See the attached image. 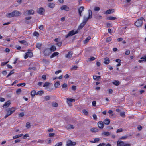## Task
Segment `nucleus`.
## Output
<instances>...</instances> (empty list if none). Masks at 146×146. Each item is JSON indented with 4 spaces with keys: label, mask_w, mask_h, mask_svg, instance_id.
Returning <instances> with one entry per match:
<instances>
[{
    "label": "nucleus",
    "mask_w": 146,
    "mask_h": 146,
    "mask_svg": "<svg viewBox=\"0 0 146 146\" xmlns=\"http://www.w3.org/2000/svg\"><path fill=\"white\" fill-rule=\"evenodd\" d=\"M16 109V108L14 107L6 109V111L7 112V113L5 116L4 118H6L9 116L10 115L15 112Z\"/></svg>",
    "instance_id": "nucleus-1"
},
{
    "label": "nucleus",
    "mask_w": 146,
    "mask_h": 146,
    "mask_svg": "<svg viewBox=\"0 0 146 146\" xmlns=\"http://www.w3.org/2000/svg\"><path fill=\"white\" fill-rule=\"evenodd\" d=\"M144 19L142 17L138 19L135 23V25L137 27H141L143 24V21Z\"/></svg>",
    "instance_id": "nucleus-2"
},
{
    "label": "nucleus",
    "mask_w": 146,
    "mask_h": 146,
    "mask_svg": "<svg viewBox=\"0 0 146 146\" xmlns=\"http://www.w3.org/2000/svg\"><path fill=\"white\" fill-rule=\"evenodd\" d=\"M88 17H86L84 16V20L83 22L86 23L88 20L90 19L92 17V11L90 10H89L88 11Z\"/></svg>",
    "instance_id": "nucleus-3"
},
{
    "label": "nucleus",
    "mask_w": 146,
    "mask_h": 146,
    "mask_svg": "<svg viewBox=\"0 0 146 146\" xmlns=\"http://www.w3.org/2000/svg\"><path fill=\"white\" fill-rule=\"evenodd\" d=\"M78 33V31H75L74 30H72L70 31L65 36L66 38H67L68 37L70 36H71L77 34Z\"/></svg>",
    "instance_id": "nucleus-4"
},
{
    "label": "nucleus",
    "mask_w": 146,
    "mask_h": 146,
    "mask_svg": "<svg viewBox=\"0 0 146 146\" xmlns=\"http://www.w3.org/2000/svg\"><path fill=\"white\" fill-rule=\"evenodd\" d=\"M34 13V11L33 10L31 9L25 11L23 13L24 15L26 16L28 15H33Z\"/></svg>",
    "instance_id": "nucleus-5"
},
{
    "label": "nucleus",
    "mask_w": 146,
    "mask_h": 146,
    "mask_svg": "<svg viewBox=\"0 0 146 146\" xmlns=\"http://www.w3.org/2000/svg\"><path fill=\"white\" fill-rule=\"evenodd\" d=\"M45 11V9L42 7L39 8L38 10V13L40 15H43Z\"/></svg>",
    "instance_id": "nucleus-6"
},
{
    "label": "nucleus",
    "mask_w": 146,
    "mask_h": 146,
    "mask_svg": "<svg viewBox=\"0 0 146 146\" xmlns=\"http://www.w3.org/2000/svg\"><path fill=\"white\" fill-rule=\"evenodd\" d=\"M67 146H74L76 145V143L72 142L70 140H68L67 142Z\"/></svg>",
    "instance_id": "nucleus-7"
},
{
    "label": "nucleus",
    "mask_w": 146,
    "mask_h": 146,
    "mask_svg": "<svg viewBox=\"0 0 146 146\" xmlns=\"http://www.w3.org/2000/svg\"><path fill=\"white\" fill-rule=\"evenodd\" d=\"M33 56L32 53L31 52H28L26 53V54L24 58L26 59L28 58V57H31Z\"/></svg>",
    "instance_id": "nucleus-8"
},
{
    "label": "nucleus",
    "mask_w": 146,
    "mask_h": 146,
    "mask_svg": "<svg viewBox=\"0 0 146 146\" xmlns=\"http://www.w3.org/2000/svg\"><path fill=\"white\" fill-rule=\"evenodd\" d=\"M13 13L15 17L19 16L21 14V12L17 11V10H14L13 11Z\"/></svg>",
    "instance_id": "nucleus-9"
},
{
    "label": "nucleus",
    "mask_w": 146,
    "mask_h": 146,
    "mask_svg": "<svg viewBox=\"0 0 146 146\" xmlns=\"http://www.w3.org/2000/svg\"><path fill=\"white\" fill-rule=\"evenodd\" d=\"M124 142L122 141H118L117 142V146H124Z\"/></svg>",
    "instance_id": "nucleus-10"
},
{
    "label": "nucleus",
    "mask_w": 146,
    "mask_h": 146,
    "mask_svg": "<svg viewBox=\"0 0 146 146\" xmlns=\"http://www.w3.org/2000/svg\"><path fill=\"white\" fill-rule=\"evenodd\" d=\"M72 54L73 53L72 52H69L68 54H66L65 56V57L66 58L70 59L72 57Z\"/></svg>",
    "instance_id": "nucleus-11"
},
{
    "label": "nucleus",
    "mask_w": 146,
    "mask_h": 146,
    "mask_svg": "<svg viewBox=\"0 0 146 146\" xmlns=\"http://www.w3.org/2000/svg\"><path fill=\"white\" fill-rule=\"evenodd\" d=\"M61 10H64L68 11L69 10V8L66 5H63L60 8Z\"/></svg>",
    "instance_id": "nucleus-12"
},
{
    "label": "nucleus",
    "mask_w": 146,
    "mask_h": 146,
    "mask_svg": "<svg viewBox=\"0 0 146 146\" xmlns=\"http://www.w3.org/2000/svg\"><path fill=\"white\" fill-rule=\"evenodd\" d=\"M98 127L102 129L104 127V125L103 122L102 121H99L98 123Z\"/></svg>",
    "instance_id": "nucleus-13"
},
{
    "label": "nucleus",
    "mask_w": 146,
    "mask_h": 146,
    "mask_svg": "<svg viewBox=\"0 0 146 146\" xmlns=\"http://www.w3.org/2000/svg\"><path fill=\"white\" fill-rule=\"evenodd\" d=\"M11 103L10 101H8L6 102L3 105V107L5 108H7L9 107Z\"/></svg>",
    "instance_id": "nucleus-14"
},
{
    "label": "nucleus",
    "mask_w": 146,
    "mask_h": 146,
    "mask_svg": "<svg viewBox=\"0 0 146 146\" xmlns=\"http://www.w3.org/2000/svg\"><path fill=\"white\" fill-rule=\"evenodd\" d=\"M110 60L108 57L105 58L104 59V63L106 64H108L110 63Z\"/></svg>",
    "instance_id": "nucleus-15"
},
{
    "label": "nucleus",
    "mask_w": 146,
    "mask_h": 146,
    "mask_svg": "<svg viewBox=\"0 0 146 146\" xmlns=\"http://www.w3.org/2000/svg\"><path fill=\"white\" fill-rule=\"evenodd\" d=\"M114 12V10L113 9H111L106 11L104 13L106 14H111Z\"/></svg>",
    "instance_id": "nucleus-16"
},
{
    "label": "nucleus",
    "mask_w": 146,
    "mask_h": 146,
    "mask_svg": "<svg viewBox=\"0 0 146 146\" xmlns=\"http://www.w3.org/2000/svg\"><path fill=\"white\" fill-rule=\"evenodd\" d=\"M84 8L83 6H81L78 9V12L80 16H82L81 13L84 10Z\"/></svg>",
    "instance_id": "nucleus-17"
},
{
    "label": "nucleus",
    "mask_w": 146,
    "mask_h": 146,
    "mask_svg": "<svg viewBox=\"0 0 146 146\" xmlns=\"http://www.w3.org/2000/svg\"><path fill=\"white\" fill-rule=\"evenodd\" d=\"M110 122V120L109 119H105L103 121V123L105 124L108 125Z\"/></svg>",
    "instance_id": "nucleus-18"
},
{
    "label": "nucleus",
    "mask_w": 146,
    "mask_h": 146,
    "mask_svg": "<svg viewBox=\"0 0 146 146\" xmlns=\"http://www.w3.org/2000/svg\"><path fill=\"white\" fill-rule=\"evenodd\" d=\"M13 13V11L11 13H8L7 15V16L9 18H11L13 17H14V14Z\"/></svg>",
    "instance_id": "nucleus-19"
},
{
    "label": "nucleus",
    "mask_w": 146,
    "mask_h": 146,
    "mask_svg": "<svg viewBox=\"0 0 146 146\" xmlns=\"http://www.w3.org/2000/svg\"><path fill=\"white\" fill-rule=\"evenodd\" d=\"M67 100V103L68 104H69L70 102H75V100L74 99H72L71 98H68Z\"/></svg>",
    "instance_id": "nucleus-20"
},
{
    "label": "nucleus",
    "mask_w": 146,
    "mask_h": 146,
    "mask_svg": "<svg viewBox=\"0 0 146 146\" xmlns=\"http://www.w3.org/2000/svg\"><path fill=\"white\" fill-rule=\"evenodd\" d=\"M59 54V53L58 52H55L53 53L52 55L50 56V58H51L54 57L58 55Z\"/></svg>",
    "instance_id": "nucleus-21"
},
{
    "label": "nucleus",
    "mask_w": 146,
    "mask_h": 146,
    "mask_svg": "<svg viewBox=\"0 0 146 146\" xmlns=\"http://www.w3.org/2000/svg\"><path fill=\"white\" fill-rule=\"evenodd\" d=\"M50 50L52 52L56 50V47L54 45L52 46L50 48Z\"/></svg>",
    "instance_id": "nucleus-22"
},
{
    "label": "nucleus",
    "mask_w": 146,
    "mask_h": 146,
    "mask_svg": "<svg viewBox=\"0 0 146 146\" xmlns=\"http://www.w3.org/2000/svg\"><path fill=\"white\" fill-rule=\"evenodd\" d=\"M85 24V23L83 22L78 27V29H82Z\"/></svg>",
    "instance_id": "nucleus-23"
},
{
    "label": "nucleus",
    "mask_w": 146,
    "mask_h": 146,
    "mask_svg": "<svg viewBox=\"0 0 146 146\" xmlns=\"http://www.w3.org/2000/svg\"><path fill=\"white\" fill-rule=\"evenodd\" d=\"M95 18L97 19H101L102 18V17L100 15L96 14L95 15Z\"/></svg>",
    "instance_id": "nucleus-24"
},
{
    "label": "nucleus",
    "mask_w": 146,
    "mask_h": 146,
    "mask_svg": "<svg viewBox=\"0 0 146 146\" xmlns=\"http://www.w3.org/2000/svg\"><path fill=\"white\" fill-rule=\"evenodd\" d=\"M23 135V134H19L13 136V139H16L21 137Z\"/></svg>",
    "instance_id": "nucleus-25"
},
{
    "label": "nucleus",
    "mask_w": 146,
    "mask_h": 146,
    "mask_svg": "<svg viewBox=\"0 0 146 146\" xmlns=\"http://www.w3.org/2000/svg\"><path fill=\"white\" fill-rule=\"evenodd\" d=\"M90 131L92 132H96L98 131V129L97 128H93L90 129Z\"/></svg>",
    "instance_id": "nucleus-26"
},
{
    "label": "nucleus",
    "mask_w": 146,
    "mask_h": 146,
    "mask_svg": "<svg viewBox=\"0 0 146 146\" xmlns=\"http://www.w3.org/2000/svg\"><path fill=\"white\" fill-rule=\"evenodd\" d=\"M91 39V37L90 36L88 37L84 41V43L86 44L88 42L89 40Z\"/></svg>",
    "instance_id": "nucleus-27"
},
{
    "label": "nucleus",
    "mask_w": 146,
    "mask_h": 146,
    "mask_svg": "<svg viewBox=\"0 0 146 146\" xmlns=\"http://www.w3.org/2000/svg\"><path fill=\"white\" fill-rule=\"evenodd\" d=\"M49 7L50 8H53L55 6V4L53 3H50L48 4Z\"/></svg>",
    "instance_id": "nucleus-28"
},
{
    "label": "nucleus",
    "mask_w": 146,
    "mask_h": 146,
    "mask_svg": "<svg viewBox=\"0 0 146 146\" xmlns=\"http://www.w3.org/2000/svg\"><path fill=\"white\" fill-rule=\"evenodd\" d=\"M52 105L53 107H57L58 106V104L55 102H52Z\"/></svg>",
    "instance_id": "nucleus-29"
},
{
    "label": "nucleus",
    "mask_w": 146,
    "mask_h": 146,
    "mask_svg": "<svg viewBox=\"0 0 146 146\" xmlns=\"http://www.w3.org/2000/svg\"><path fill=\"white\" fill-rule=\"evenodd\" d=\"M66 128L68 129H74V127L72 125H68L66 126Z\"/></svg>",
    "instance_id": "nucleus-30"
},
{
    "label": "nucleus",
    "mask_w": 146,
    "mask_h": 146,
    "mask_svg": "<svg viewBox=\"0 0 146 146\" xmlns=\"http://www.w3.org/2000/svg\"><path fill=\"white\" fill-rule=\"evenodd\" d=\"M100 140V139L99 138H95L94 141H90V142L92 143H95L98 142Z\"/></svg>",
    "instance_id": "nucleus-31"
},
{
    "label": "nucleus",
    "mask_w": 146,
    "mask_h": 146,
    "mask_svg": "<svg viewBox=\"0 0 146 146\" xmlns=\"http://www.w3.org/2000/svg\"><path fill=\"white\" fill-rule=\"evenodd\" d=\"M102 134L105 136H108L111 135L110 132H104L102 133Z\"/></svg>",
    "instance_id": "nucleus-32"
},
{
    "label": "nucleus",
    "mask_w": 146,
    "mask_h": 146,
    "mask_svg": "<svg viewBox=\"0 0 146 146\" xmlns=\"http://www.w3.org/2000/svg\"><path fill=\"white\" fill-rule=\"evenodd\" d=\"M112 83L113 84L116 86L119 85L120 84L119 81L117 80H115Z\"/></svg>",
    "instance_id": "nucleus-33"
},
{
    "label": "nucleus",
    "mask_w": 146,
    "mask_h": 146,
    "mask_svg": "<svg viewBox=\"0 0 146 146\" xmlns=\"http://www.w3.org/2000/svg\"><path fill=\"white\" fill-rule=\"evenodd\" d=\"M36 94V92L35 90H33L31 92V94L32 97H34Z\"/></svg>",
    "instance_id": "nucleus-34"
},
{
    "label": "nucleus",
    "mask_w": 146,
    "mask_h": 146,
    "mask_svg": "<svg viewBox=\"0 0 146 146\" xmlns=\"http://www.w3.org/2000/svg\"><path fill=\"white\" fill-rule=\"evenodd\" d=\"M117 18L115 17L110 16L108 17V19L110 20H114L116 19Z\"/></svg>",
    "instance_id": "nucleus-35"
},
{
    "label": "nucleus",
    "mask_w": 146,
    "mask_h": 146,
    "mask_svg": "<svg viewBox=\"0 0 146 146\" xmlns=\"http://www.w3.org/2000/svg\"><path fill=\"white\" fill-rule=\"evenodd\" d=\"M60 85V82L57 81L54 84L55 87L56 88Z\"/></svg>",
    "instance_id": "nucleus-36"
},
{
    "label": "nucleus",
    "mask_w": 146,
    "mask_h": 146,
    "mask_svg": "<svg viewBox=\"0 0 146 146\" xmlns=\"http://www.w3.org/2000/svg\"><path fill=\"white\" fill-rule=\"evenodd\" d=\"M43 61L46 64H48L50 63L49 61L48 60L46 59H43Z\"/></svg>",
    "instance_id": "nucleus-37"
},
{
    "label": "nucleus",
    "mask_w": 146,
    "mask_h": 146,
    "mask_svg": "<svg viewBox=\"0 0 146 146\" xmlns=\"http://www.w3.org/2000/svg\"><path fill=\"white\" fill-rule=\"evenodd\" d=\"M33 35L34 36L37 37H38L39 35L38 33L36 31L34 32L33 33Z\"/></svg>",
    "instance_id": "nucleus-38"
},
{
    "label": "nucleus",
    "mask_w": 146,
    "mask_h": 146,
    "mask_svg": "<svg viewBox=\"0 0 146 146\" xmlns=\"http://www.w3.org/2000/svg\"><path fill=\"white\" fill-rule=\"evenodd\" d=\"M41 46L42 44L40 43H37L36 44V47L38 49H40L41 48Z\"/></svg>",
    "instance_id": "nucleus-39"
},
{
    "label": "nucleus",
    "mask_w": 146,
    "mask_h": 146,
    "mask_svg": "<svg viewBox=\"0 0 146 146\" xmlns=\"http://www.w3.org/2000/svg\"><path fill=\"white\" fill-rule=\"evenodd\" d=\"M25 83H19L18 84H17V86H24L25 85Z\"/></svg>",
    "instance_id": "nucleus-40"
},
{
    "label": "nucleus",
    "mask_w": 146,
    "mask_h": 146,
    "mask_svg": "<svg viewBox=\"0 0 146 146\" xmlns=\"http://www.w3.org/2000/svg\"><path fill=\"white\" fill-rule=\"evenodd\" d=\"M77 68L78 67L76 65L72 66L71 69L73 70H76Z\"/></svg>",
    "instance_id": "nucleus-41"
},
{
    "label": "nucleus",
    "mask_w": 146,
    "mask_h": 146,
    "mask_svg": "<svg viewBox=\"0 0 146 146\" xmlns=\"http://www.w3.org/2000/svg\"><path fill=\"white\" fill-rule=\"evenodd\" d=\"M19 42L25 45H26L27 44V42L24 40H22L19 41Z\"/></svg>",
    "instance_id": "nucleus-42"
},
{
    "label": "nucleus",
    "mask_w": 146,
    "mask_h": 146,
    "mask_svg": "<svg viewBox=\"0 0 146 146\" xmlns=\"http://www.w3.org/2000/svg\"><path fill=\"white\" fill-rule=\"evenodd\" d=\"M82 112L85 115H88V112L86 110H82Z\"/></svg>",
    "instance_id": "nucleus-43"
},
{
    "label": "nucleus",
    "mask_w": 146,
    "mask_h": 146,
    "mask_svg": "<svg viewBox=\"0 0 146 146\" xmlns=\"http://www.w3.org/2000/svg\"><path fill=\"white\" fill-rule=\"evenodd\" d=\"M44 92L43 91H40L37 92L36 94L41 95Z\"/></svg>",
    "instance_id": "nucleus-44"
},
{
    "label": "nucleus",
    "mask_w": 146,
    "mask_h": 146,
    "mask_svg": "<svg viewBox=\"0 0 146 146\" xmlns=\"http://www.w3.org/2000/svg\"><path fill=\"white\" fill-rule=\"evenodd\" d=\"M56 45L60 47L62 45V42H58L56 44Z\"/></svg>",
    "instance_id": "nucleus-45"
},
{
    "label": "nucleus",
    "mask_w": 146,
    "mask_h": 146,
    "mask_svg": "<svg viewBox=\"0 0 146 146\" xmlns=\"http://www.w3.org/2000/svg\"><path fill=\"white\" fill-rule=\"evenodd\" d=\"M30 123L29 122H27L26 123V127L27 128H29L30 127Z\"/></svg>",
    "instance_id": "nucleus-46"
},
{
    "label": "nucleus",
    "mask_w": 146,
    "mask_h": 146,
    "mask_svg": "<svg viewBox=\"0 0 146 146\" xmlns=\"http://www.w3.org/2000/svg\"><path fill=\"white\" fill-rule=\"evenodd\" d=\"M14 72H13V70H11L10 71V73L9 74H8L7 76V77H9V76H10V75H11L12 74H13Z\"/></svg>",
    "instance_id": "nucleus-47"
},
{
    "label": "nucleus",
    "mask_w": 146,
    "mask_h": 146,
    "mask_svg": "<svg viewBox=\"0 0 146 146\" xmlns=\"http://www.w3.org/2000/svg\"><path fill=\"white\" fill-rule=\"evenodd\" d=\"M50 83L47 82H46L44 84L43 86L44 87H47L49 86Z\"/></svg>",
    "instance_id": "nucleus-48"
},
{
    "label": "nucleus",
    "mask_w": 146,
    "mask_h": 146,
    "mask_svg": "<svg viewBox=\"0 0 146 146\" xmlns=\"http://www.w3.org/2000/svg\"><path fill=\"white\" fill-rule=\"evenodd\" d=\"M21 89H18L16 91V93L17 94H19L21 92Z\"/></svg>",
    "instance_id": "nucleus-49"
},
{
    "label": "nucleus",
    "mask_w": 146,
    "mask_h": 146,
    "mask_svg": "<svg viewBox=\"0 0 146 146\" xmlns=\"http://www.w3.org/2000/svg\"><path fill=\"white\" fill-rule=\"evenodd\" d=\"M100 8L98 7H95L94 8V10L95 11H98L100 10Z\"/></svg>",
    "instance_id": "nucleus-50"
},
{
    "label": "nucleus",
    "mask_w": 146,
    "mask_h": 146,
    "mask_svg": "<svg viewBox=\"0 0 146 146\" xmlns=\"http://www.w3.org/2000/svg\"><path fill=\"white\" fill-rule=\"evenodd\" d=\"M29 136V135L28 134H26L24 135L23 136V138L24 139H25L26 138L28 137Z\"/></svg>",
    "instance_id": "nucleus-51"
},
{
    "label": "nucleus",
    "mask_w": 146,
    "mask_h": 146,
    "mask_svg": "<svg viewBox=\"0 0 146 146\" xmlns=\"http://www.w3.org/2000/svg\"><path fill=\"white\" fill-rule=\"evenodd\" d=\"M45 99L46 100H49L50 99V97L48 96H45Z\"/></svg>",
    "instance_id": "nucleus-52"
},
{
    "label": "nucleus",
    "mask_w": 146,
    "mask_h": 146,
    "mask_svg": "<svg viewBox=\"0 0 146 146\" xmlns=\"http://www.w3.org/2000/svg\"><path fill=\"white\" fill-rule=\"evenodd\" d=\"M62 144V143L60 142L58 143H57L55 146H61Z\"/></svg>",
    "instance_id": "nucleus-53"
},
{
    "label": "nucleus",
    "mask_w": 146,
    "mask_h": 146,
    "mask_svg": "<svg viewBox=\"0 0 146 146\" xmlns=\"http://www.w3.org/2000/svg\"><path fill=\"white\" fill-rule=\"evenodd\" d=\"M128 136H127L125 135L123 136L121 138H120V139H126L128 137Z\"/></svg>",
    "instance_id": "nucleus-54"
},
{
    "label": "nucleus",
    "mask_w": 146,
    "mask_h": 146,
    "mask_svg": "<svg viewBox=\"0 0 146 146\" xmlns=\"http://www.w3.org/2000/svg\"><path fill=\"white\" fill-rule=\"evenodd\" d=\"M48 50L47 49L45 50L44 51V54L45 55H46L47 54V53H48Z\"/></svg>",
    "instance_id": "nucleus-55"
},
{
    "label": "nucleus",
    "mask_w": 146,
    "mask_h": 146,
    "mask_svg": "<svg viewBox=\"0 0 146 146\" xmlns=\"http://www.w3.org/2000/svg\"><path fill=\"white\" fill-rule=\"evenodd\" d=\"M111 37H109L107 38L106 39V42H108L110 41H111Z\"/></svg>",
    "instance_id": "nucleus-56"
},
{
    "label": "nucleus",
    "mask_w": 146,
    "mask_h": 146,
    "mask_svg": "<svg viewBox=\"0 0 146 146\" xmlns=\"http://www.w3.org/2000/svg\"><path fill=\"white\" fill-rule=\"evenodd\" d=\"M122 131H123L122 129V128H120V129H118L117 130V131H116V132L117 133H119V132H121Z\"/></svg>",
    "instance_id": "nucleus-57"
},
{
    "label": "nucleus",
    "mask_w": 146,
    "mask_h": 146,
    "mask_svg": "<svg viewBox=\"0 0 146 146\" xmlns=\"http://www.w3.org/2000/svg\"><path fill=\"white\" fill-rule=\"evenodd\" d=\"M130 53V51L129 50H127L125 52V54L128 55Z\"/></svg>",
    "instance_id": "nucleus-58"
},
{
    "label": "nucleus",
    "mask_w": 146,
    "mask_h": 146,
    "mask_svg": "<svg viewBox=\"0 0 146 146\" xmlns=\"http://www.w3.org/2000/svg\"><path fill=\"white\" fill-rule=\"evenodd\" d=\"M67 85L66 84L64 83L62 85V87L63 88H66L67 87Z\"/></svg>",
    "instance_id": "nucleus-59"
},
{
    "label": "nucleus",
    "mask_w": 146,
    "mask_h": 146,
    "mask_svg": "<svg viewBox=\"0 0 146 146\" xmlns=\"http://www.w3.org/2000/svg\"><path fill=\"white\" fill-rule=\"evenodd\" d=\"M24 115V113L23 112H22L20 113L19 115V117H22Z\"/></svg>",
    "instance_id": "nucleus-60"
},
{
    "label": "nucleus",
    "mask_w": 146,
    "mask_h": 146,
    "mask_svg": "<svg viewBox=\"0 0 146 146\" xmlns=\"http://www.w3.org/2000/svg\"><path fill=\"white\" fill-rule=\"evenodd\" d=\"M141 59H143L144 61H146V55L141 58Z\"/></svg>",
    "instance_id": "nucleus-61"
},
{
    "label": "nucleus",
    "mask_w": 146,
    "mask_h": 146,
    "mask_svg": "<svg viewBox=\"0 0 146 146\" xmlns=\"http://www.w3.org/2000/svg\"><path fill=\"white\" fill-rule=\"evenodd\" d=\"M61 72H62V71L61 70H58V71H56V72H55V74H56L57 75V74H58L59 73Z\"/></svg>",
    "instance_id": "nucleus-62"
},
{
    "label": "nucleus",
    "mask_w": 146,
    "mask_h": 146,
    "mask_svg": "<svg viewBox=\"0 0 146 146\" xmlns=\"http://www.w3.org/2000/svg\"><path fill=\"white\" fill-rule=\"evenodd\" d=\"M93 117L94 120H96L97 116H96V115L95 114H93Z\"/></svg>",
    "instance_id": "nucleus-63"
},
{
    "label": "nucleus",
    "mask_w": 146,
    "mask_h": 146,
    "mask_svg": "<svg viewBox=\"0 0 146 146\" xmlns=\"http://www.w3.org/2000/svg\"><path fill=\"white\" fill-rule=\"evenodd\" d=\"M44 28V26L43 25H40L39 27V29L40 30H42Z\"/></svg>",
    "instance_id": "nucleus-64"
}]
</instances>
